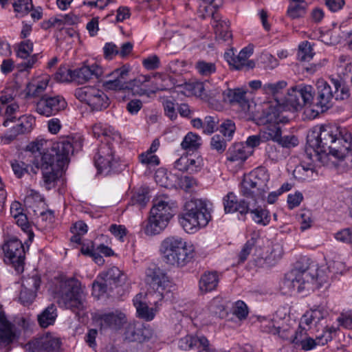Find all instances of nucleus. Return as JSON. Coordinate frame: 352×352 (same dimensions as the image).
<instances>
[{
	"instance_id": "obj_53",
	"label": "nucleus",
	"mask_w": 352,
	"mask_h": 352,
	"mask_svg": "<svg viewBox=\"0 0 352 352\" xmlns=\"http://www.w3.org/2000/svg\"><path fill=\"white\" fill-rule=\"evenodd\" d=\"M41 284V278L37 273H34L31 276L25 278L23 280V289L34 292L36 294Z\"/></svg>"
},
{
	"instance_id": "obj_25",
	"label": "nucleus",
	"mask_w": 352,
	"mask_h": 352,
	"mask_svg": "<svg viewBox=\"0 0 352 352\" xmlns=\"http://www.w3.org/2000/svg\"><path fill=\"white\" fill-rule=\"evenodd\" d=\"M224 210L226 213L239 212L246 214L249 212V204L244 199L238 201L237 197L232 192H228L223 199Z\"/></svg>"
},
{
	"instance_id": "obj_49",
	"label": "nucleus",
	"mask_w": 352,
	"mask_h": 352,
	"mask_svg": "<svg viewBox=\"0 0 352 352\" xmlns=\"http://www.w3.org/2000/svg\"><path fill=\"white\" fill-rule=\"evenodd\" d=\"M195 67L199 74L205 77L214 74L217 71L215 63L203 60H198Z\"/></svg>"
},
{
	"instance_id": "obj_36",
	"label": "nucleus",
	"mask_w": 352,
	"mask_h": 352,
	"mask_svg": "<svg viewBox=\"0 0 352 352\" xmlns=\"http://www.w3.org/2000/svg\"><path fill=\"white\" fill-rule=\"evenodd\" d=\"M101 278L109 285L120 286L126 280V275L118 267L113 266L100 274Z\"/></svg>"
},
{
	"instance_id": "obj_18",
	"label": "nucleus",
	"mask_w": 352,
	"mask_h": 352,
	"mask_svg": "<svg viewBox=\"0 0 352 352\" xmlns=\"http://www.w3.org/2000/svg\"><path fill=\"white\" fill-rule=\"evenodd\" d=\"M316 87L318 94L315 99L313 97L311 107H316L322 112L332 106V100L334 94L330 85L323 79H319L317 81Z\"/></svg>"
},
{
	"instance_id": "obj_51",
	"label": "nucleus",
	"mask_w": 352,
	"mask_h": 352,
	"mask_svg": "<svg viewBox=\"0 0 352 352\" xmlns=\"http://www.w3.org/2000/svg\"><path fill=\"white\" fill-rule=\"evenodd\" d=\"M311 45L308 41L302 42L298 46L297 57L301 61H309L314 56Z\"/></svg>"
},
{
	"instance_id": "obj_30",
	"label": "nucleus",
	"mask_w": 352,
	"mask_h": 352,
	"mask_svg": "<svg viewBox=\"0 0 352 352\" xmlns=\"http://www.w3.org/2000/svg\"><path fill=\"white\" fill-rule=\"evenodd\" d=\"M253 54V47L248 46L243 48L238 56L230 61V65H232L236 69H250L255 67V63L252 60H248V58Z\"/></svg>"
},
{
	"instance_id": "obj_5",
	"label": "nucleus",
	"mask_w": 352,
	"mask_h": 352,
	"mask_svg": "<svg viewBox=\"0 0 352 352\" xmlns=\"http://www.w3.org/2000/svg\"><path fill=\"white\" fill-rule=\"evenodd\" d=\"M83 291L80 283L76 278L60 281L57 293L58 303L62 308L73 311L83 308Z\"/></svg>"
},
{
	"instance_id": "obj_29",
	"label": "nucleus",
	"mask_w": 352,
	"mask_h": 352,
	"mask_svg": "<svg viewBox=\"0 0 352 352\" xmlns=\"http://www.w3.org/2000/svg\"><path fill=\"white\" fill-rule=\"evenodd\" d=\"M256 182L252 181L247 175H244L241 183L240 191L243 196L250 197L255 200L263 199L267 191H261L258 189Z\"/></svg>"
},
{
	"instance_id": "obj_45",
	"label": "nucleus",
	"mask_w": 352,
	"mask_h": 352,
	"mask_svg": "<svg viewBox=\"0 0 352 352\" xmlns=\"http://www.w3.org/2000/svg\"><path fill=\"white\" fill-rule=\"evenodd\" d=\"M226 301L220 296L214 298L208 304L209 312L219 318H223L226 314Z\"/></svg>"
},
{
	"instance_id": "obj_56",
	"label": "nucleus",
	"mask_w": 352,
	"mask_h": 352,
	"mask_svg": "<svg viewBox=\"0 0 352 352\" xmlns=\"http://www.w3.org/2000/svg\"><path fill=\"white\" fill-rule=\"evenodd\" d=\"M139 158L142 164L146 165L149 167L155 166L160 164L159 157L154 155L153 153L148 151L140 154Z\"/></svg>"
},
{
	"instance_id": "obj_46",
	"label": "nucleus",
	"mask_w": 352,
	"mask_h": 352,
	"mask_svg": "<svg viewBox=\"0 0 352 352\" xmlns=\"http://www.w3.org/2000/svg\"><path fill=\"white\" fill-rule=\"evenodd\" d=\"M10 3L19 17L27 15L33 8L32 0H10Z\"/></svg>"
},
{
	"instance_id": "obj_3",
	"label": "nucleus",
	"mask_w": 352,
	"mask_h": 352,
	"mask_svg": "<svg viewBox=\"0 0 352 352\" xmlns=\"http://www.w3.org/2000/svg\"><path fill=\"white\" fill-rule=\"evenodd\" d=\"M211 206L210 202L201 199L187 201L179 217L180 225L188 233H194L206 227L211 220Z\"/></svg>"
},
{
	"instance_id": "obj_38",
	"label": "nucleus",
	"mask_w": 352,
	"mask_h": 352,
	"mask_svg": "<svg viewBox=\"0 0 352 352\" xmlns=\"http://www.w3.org/2000/svg\"><path fill=\"white\" fill-rule=\"evenodd\" d=\"M250 179L256 182L257 186L260 187V190L267 191L269 188L267 187V183L270 179V176L267 173V170L263 167H258L248 174L246 175Z\"/></svg>"
},
{
	"instance_id": "obj_60",
	"label": "nucleus",
	"mask_w": 352,
	"mask_h": 352,
	"mask_svg": "<svg viewBox=\"0 0 352 352\" xmlns=\"http://www.w3.org/2000/svg\"><path fill=\"white\" fill-rule=\"evenodd\" d=\"M217 123L218 119L217 117L210 116L205 117L203 125L204 133L206 134L212 133L217 128Z\"/></svg>"
},
{
	"instance_id": "obj_9",
	"label": "nucleus",
	"mask_w": 352,
	"mask_h": 352,
	"mask_svg": "<svg viewBox=\"0 0 352 352\" xmlns=\"http://www.w3.org/2000/svg\"><path fill=\"white\" fill-rule=\"evenodd\" d=\"M129 67L124 65L120 67L113 69L111 72H106L104 69V74L99 81L102 87L107 90L124 91L133 89L132 84L141 82V79H135L133 82H129Z\"/></svg>"
},
{
	"instance_id": "obj_21",
	"label": "nucleus",
	"mask_w": 352,
	"mask_h": 352,
	"mask_svg": "<svg viewBox=\"0 0 352 352\" xmlns=\"http://www.w3.org/2000/svg\"><path fill=\"white\" fill-rule=\"evenodd\" d=\"M287 86V81L283 80L274 82H267L263 85L262 87L263 94L274 100V104L270 105L268 107H276L281 111L284 102V96H282V95Z\"/></svg>"
},
{
	"instance_id": "obj_62",
	"label": "nucleus",
	"mask_w": 352,
	"mask_h": 352,
	"mask_svg": "<svg viewBox=\"0 0 352 352\" xmlns=\"http://www.w3.org/2000/svg\"><path fill=\"white\" fill-rule=\"evenodd\" d=\"M281 146L285 148H292L298 145V138L294 135H285L282 137L281 135L276 141Z\"/></svg>"
},
{
	"instance_id": "obj_32",
	"label": "nucleus",
	"mask_w": 352,
	"mask_h": 352,
	"mask_svg": "<svg viewBox=\"0 0 352 352\" xmlns=\"http://www.w3.org/2000/svg\"><path fill=\"white\" fill-rule=\"evenodd\" d=\"M165 217L162 219L155 217L151 214L147 221L142 225V230L144 234L148 236H153L160 234L167 226L169 220H166Z\"/></svg>"
},
{
	"instance_id": "obj_22",
	"label": "nucleus",
	"mask_w": 352,
	"mask_h": 352,
	"mask_svg": "<svg viewBox=\"0 0 352 352\" xmlns=\"http://www.w3.org/2000/svg\"><path fill=\"white\" fill-rule=\"evenodd\" d=\"M74 152V146L70 140H65L57 143L51 155L54 157V162L60 167L66 168L69 162V155Z\"/></svg>"
},
{
	"instance_id": "obj_50",
	"label": "nucleus",
	"mask_w": 352,
	"mask_h": 352,
	"mask_svg": "<svg viewBox=\"0 0 352 352\" xmlns=\"http://www.w3.org/2000/svg\"><path fill=\"white\" fill-rule=\"evenodd\" d=\"M14 49L17 57L25 59L33 51V43L30 40H25L17 44Z\"/></svg>"
},
{
	"instance_id": "obj_1",
	"label": "nucleus",
	"mask_w": 352,
	"mask_h": 352,
	"mask_svg": "<svg viewBox=\"0 0 352 352\" xmlns=\"http://www.w3.org/2000/svg\"><path fill=\"white\" fill-rule=\"evenodd\" d=\"M309 144L323 164H327L333 157L352 166V134L345 129L335 124L322 126L318 135L310 140Z\"/></svg>"
},
{
	"instance_id": "obj_6",
	"label": "nucleus",
	"mask_w": 352,
	"mask_h": 352,
	"mask_svg": "<svg viewBox=\"0 0 352 352\" xmlns=\"http://www.w3.org/2000/svg\"><path fill=\"white\" fill-rule=\"evenodd\" d=\"M315 90L311 85L300 83L287 89L284 96L281 111L284 110L298 111L303 107H311Z\"/></svg>"
},
{
	"instance_id": "obj_57",
	"label": "nucleus",
	"mask_w": 352,
	"mask_h": 352,
	"mask_svg": "<svg viewBox=\"0 0 352 352\" xmlns=\"http://www.w3.org/2000/svg\"><path fill=\"white\" fill-rule=\"evenodd\" d=\"M186 172L192 174L199 171L203 166L202 159L199 156L188 155Z\"/></svg>"
},
{
	"instance_id": "obj_12",
	"label": "nucleus",
	"mask_w": 352,
	"mask_h": 352,
	"mask_svg": "<svg viewBox=\"0 0 352 352\" xmlns=\"http://www.w3.org/2000/svg\"><path fill=\"white\" fill-rule=\"evenodd\" d=\"M67 105V102L61 96L45 94L35 102L34 111L41 116L50 117L64 110Z\"/></svg>"
},
{
	"instance_id": "obj_26",
	"label": "nucleus",
	"mask_w": 352,
	"mask_h": 352,
	"mask_svg": "<svg viewBox=\"0 0 352 352\" xmlns=\"http://www.w3.org/2000/svg\"><path fill=\"white\" fill-rule=\"evenodd\" d=\"M147 295L138 294L133 298V305L136 309L137 315L146 321L152 320L156 314L157 308L149 307L146 302ZM157 304L155 306L157 307Z\"/></svg>"
},
{
	"instance_id": "obj_23",
	"label": "nucleus",
	"mask_w": 352,
	"mask_h": 352,
	"mask_svg": "<svg viewBox=\"0 0 352 352\" xmlns=\"http://www.w3.org/2000/svg\"><path fill=\"white\" fill-rule=\"evenodd\" d=\"M253 150L243 142H238L232 145L226 153L227 160L236 164H243L251 155Z\"/></svg>"
},
{
	"instance_id": "obj_11",
	"label": "nucleus",
	"mask_w": 352,
	"mask_h": 352,
	"mask_svg": "<svg viewBox=\"0 0 352 352\" xmlns=\"http://www.w3.org/2000/svg\"><path fill=\"white\" fill-rule=\"evenodd\" d=\"M2 250L4 262L11 264L18 273L22 272L25 258V249L23 243L18 239L12 237L5 241Z\"/></svg>"
},
{
	"instance_id": "obj_61",
	"label": "nucleus",
	"mask_w": 352,
	"mask_h": 352,
	"mask_svg": "<svg viewBox=\"0 0 352 352\" xmlns=\"http://www.w3.org/2000/svg\"><path fill=\"white\" fill-rule=\"evenodd\" d=\"M338 326L346 329H352V313H341L337 318Z\"/></svg>"
},
{
	"instance_id": "obj_2",
	"label": "nucleus",
	"mask_w": 352,
	"mask_h": 352,
	"mask_svg": "<svg viewBox=\"0 0 352 352\" xmlns=\"http://www.w3.org/2000/svg\"><path fill=\"white\" fill-rule=\"evenodd\" d=\"M329 281V276L323 270L315 265H309L308 259L303 258L296 263L287 276L285 284L298 292L304 290L314 291Z\"/></svg>"
},
{
	"instance_id": "obj_59",
	"label": "nucleus",
	"mask_w": 352,
	"mask_h": 352,
	"mask_svg": "<svg viewBox=\"0 0 352 352\" xmlns=\"http://www.w3.org/2000/svg\"><path fill=\"white\" fill-rule=\"evenodd\" d=\"M233 314L239 320L245 319L248 315V309L246 304L241 300L235 302L233 307Z\"/></svg>"
},
{
	"instance_id": "obj_48",
	"label": "nucleus",
	"mask_w": 352,
	"mask_h": 352,
	"mask_svg": "<svg viewBox=\"0 0 352 352\" xmlns=\"http://www.w3.org/2000/svg\"><path fill=\"white\" fill-rule=\"evenodd\" d=\"M212 26L214 28V32L217 37L223 40L228 41L231 36L232 34L229 31L228 23L224 21H214L212 23Z\"/></svg>"
},
{
	"instance_id": "obj_24",
	"label": "nucleus",
	"mask_w": 352,
	"mask_h": 352,
	"mask_svg": "<svg viewBox=\"0 0 352 352\" xmlns=\"http://www.w3.org/2000/svg\"><path fill=\"white\" fill-rule=\"evenodd\" d=\"M327 315L328 311L324 306H314L302 316L300 320L301 325H306L308 329H311L312 326L318 327Z\"/></svg>"
},
{
	"instance_id": "obj_40",
	"label": "nucleus",
	"mask_w": 352,
	"mask_h": 352,
	"mask_svg": "<svg viewBox=\"0 0 352 352\" xmlns=\"http://www.w3.org/2000/svg\"><path fill=\"white\" fill-rule=\"evenodd\" d=\"M56 307L52 304L46 307L38 316V322L43 328H47L54 323L57 317Z\"/></svg>"
},
{
	"instance_id": "obj_10",
	"label": "nucleus",
	"mask_w": 352,
	"mask_h": 352,
	"mask_svg": "<svg viewBox=\"0 0 352 352\" xmlns=\"http://www.w3.org/2000/svg\"><path fill=\"white\" fill-rule=\"evenodd\" d=\"M76 98L86 103L92 111H102L109 105L107 94L95 86H85L76 89Z\"/></svg>"
},
{
	"instance_id": "obj_17",
	"label": "nucleus",
	"mask_w": 352,
	"mask_h": 352,
	"mask_svg": "<svg viewBox=\"0 0 352 352\" xmlns=\"http://www.w3.org/2000/svg\"><path fill=\"white\" fill-rule=\"evenodd\" d=\"M104 74V68L96 63L83 65L73 70V78L78 84H85L92 79L100 80Z\"/></svg>"
},
{
	"instance_id": "obj_41",
	"label": "nucleus",
	"mask_w": 352,
	"mask_h": 352,
	"mask_svg": "<svg viewBox=\"0 0 352 352\" xmlns=\"http://www.w3.org/2000/svg\"><path fill=\"white\" fill-rule=\"evenodd\" d=\"M287 15L292 19H296L304 16L306 13L307 4L303 0H291Z\"/></svg>"
},
{
	"instance_id": "obj_43",
	"label": "nucleus",
	"mask_w": 352,
	"mask_h": 352,
	"mask_svg": "<svg viewBox=\"0 0 352 352\" xmlns=\"http://www.w3.org/2000/svg\"><path fill=\"white\" fill-rule=\"evenodd\" d=\"M246 91L242 89H228L223 91V100L230 103H245Z\"/></svg>"
},
{
	"instance_id": "obj_33",
	"label": "nucleus",
	"mask_w": 352,
	"mask_h": 352,
	"mask_svg": "<svg viewBox=\"0 0 352 352\" xmlns=\"http://www.w3.org/2000/svg\"><path fill=\"white\" fill-rule=\"evenodd\" d=\"M179 348L184 351L197 349L199 352L208 346V339L204 336H186L179 340Z\"/></svg>"
},
{
	"instance_id": "obj_63",
	"label": "nucleus",
	"mask_w": 352,
	"mask_h": 352,
	"mask_svg": "<svg viewBox=\"0 0 352 352\" xmlns=\"http://www.w3.org/2000/svg\"><path fill=\"white\" fill-rule=\"evenodd\" d=\"M335 239L343 243H352V228H348L338 231L335 234Z\"/></svg>"
},
{
	"instance_id": "obj_58",
	"label": "nucleus",
	"mask_w": 352,
	"mask_h": 352,
	"mask_svg": "<svg viewBox=\"0 0 352 352\" xmlns=\"http://www.w3.org/2000/svg\"><path fill=\"white\" fill-rule=\"evenodd\" d=\"M289 338L288 340H292L293 343L299 346L301 344V340H305L309 335L307 334V329L304 325H301V322H300V326L298 330L296 332L294 337L293 338V332L289 331Z\"/></svg>"
},
{
	"instance_id": "obj_13",
	"label": "nucleus",
	"mask_w": 352,
	"mask_h": 352,
	"mask_svg": "<svg viewBox=\"0 0 352 352\" xmlns=\"http://www.w3.org/2000/svg\"><path fill=\"white\" fill-rule=\"evenodd\" d=\"M94 161L99 173H109L118 163L113 144L102 142L97 148Z\"/></svg>"
},
{
	"instance_id": "obj_4",
	"label": "nucleus",
	"mask_w": 352,
	"mask_h": 352,
	"mask_svg": "<svg viewBox=\"0 0 352 352\" xmlns=\"http://www.w3.org/2000/svg\"><path fill=\"white\" fill-rule=\"evenodd\" d=\"M160 252L167 265L183 267L193 257L194 248L182 237L170 236L161 242Z\"/></svg>"
},
{
	"instance_id": "obj_54",
	"label": "nucleus",
	"mask_w": 352,
	"mask_h": 352,
	"mask_svg": "<svg viewBox=\"0 0 352 352\" xmlns=\"http://www.w3.org/2000/svg\"><path fill=\"white\" fill-rule=\"evenodd\" d=\"M54 78L61 82L74 80L73 70L65 66H60L54 75Z\"/></svg>"
},
{
	"instance_id": "obj_19",
	"label": "nucleus",
	"mask_w": 352,
	"mask_h": 352,
	"mask_svg": "<svg viewBox=\"0 0 352 352\" xmlns=\"http://www.w3.org/2000/svg\"><path fill=\"white\" fill-rule=\"evenodd\" d=\"M260 328L262 331L278 335L282 339L289 338V329L285 328L284 322L281 318H277L275 316L272 318L263 317L259 318Z\"/></svg>"
},
{
	"instance_id": "obj_28",
	"label": "nucleus",
	"mask_w": 352,
	"mask_h": 352,
	"mask_svg": "<svg viewBox=\"0 0 352 352\" xmlns=\"http://www.w3.org/2000/svg\"><path fill=\"white\" fill-rule=\"evenodd\" d=\"M100 320L102 328L113 329L121 328L126 321L125 314L118 310L102 314L100 317Z\"/></svg>"
},
{
	"instance_id": "obj_20",
	"label": "nucleus",
	"mask_w": 352,
	"mask_h": 352,
	"mask_svg": "<svg viewBox=\"0 0 352 352\" xmlns=\"http://www.w3.org/2000/svg\"><path fill=\"white\" fill-rule=\"evenodd\" d=\"M19 335V331L7 319L5 313L0 309V347L10 345Z\"/></svg>"
},
{
	"instance_id": "obj_34",
	"label": "nucleus",
	"mask_w": 352,
	"mask_h": 352,
	"mask_svg": "<svg viewBox=\"0 0 352 352\" xmlns=\"http://www.w3.org/2000/svg\"><path fill=\"white\" fill-rule=\"evenodd\" d=\"M50 82V77L47 75L43 76L28 84L26 95L28 97L38 98L44 96Z\"/></svg>"
},
{
	"instance_id": "obj_14",
	"label": "nucleus",
	"mask_w": 352,
	"mask_h": 352,
	"mask_svg": "<svg viewBox=\"0 0 352 352\" xmlns=\"http://www.w3.org/2000/svg\"><path fill=\"white\" fill-rule=\"evenodd\" d=\"M43 160V163L41 162V160L39 162L36 161L35 167L42 170L44 185L46 189L50 190L54 186L59 172L65 168L58 166V164L54 162V157L52 155H45Z\"/></svg>"
},
{
	"instance_id": "obj_39",
	"label": "nucleus",
	"mask_w": 352,
	"mask_h": 352,
	"mask_svg": "<svg viewBox=\"0 0 352 352\" xmlns=\"http://www.w3.org/2000/svg\"><path fill=\"white\" fill-rule=\"evenodd\" d=\"M150 214L160 219H162V217L164 216L166 220H170L173 216L172 207L168 201L156 199L151 210Z\"/></svg>"
},
{
	"instance_id": "obj_7",
	"label": "nucleus",
	"mask_w": 352,
	"mask_h": 352,
	"mask_svg": "<svg viewBox=\"0 0 352 352\" xmlns=\"http://www.w3.org/2000/svg\"><path fill=\"white\" fill-rule=\"evenodd\" d=\"M287 116L276 107H271L263 111L260 122L263 125L261 130V138L264 141L276 142L281 135L280 124L288 122Z\"/></svg>"
},
{
	"instance_id": "obj_37",
	"label": "nucleus",
	"mask_w": 352,
	"mask_h": 352,
	"mask_svg": "<svg viewBox=\"0 0 352 352\" xmlns=\"http://www.w3.org/2000/svg\"><path fill=\"white\" fill-rule=\"evenodd\" d=\"M219 282V277L216 272L204 273L199 281V287L201 292L207 293L216 289Z\"/></svg>"
},
{
	"instance_id": "obj_52",
	"label": "nucleus",
	"mask_w": 352,
	"mask_h": 352,
	"mask_svg": "<svg viewBox=\"0 0 352 352\" xmlns=\"http://www.w3.org/2000/svg\"><path fill=\"white\" fill-rule=\"evenodd\" d=\"M16 221V224L20 226L25 232L27 233L28 239L25 242V244L28 247L29 243H32L34 239V233L30 230V224L28 221V218L25 214L23 213L18 216L16 218H14Z\"/></svg>"
},
{
	"instance_id": "obj_44",
	"label": "nucleus",
	"mask_w": 352,
	"mask_h": 352,
	"mask_svg": "<svg viewBox=\"0 0 352 352\" xmlns=\"http://www.w3.org/2000/svg\"><path fill=\"white\" fill-rule=\"evenodd\" d=\"M252 219L258 225L265 226L270 223L271 217L267 209L258 206L250 211Z\"/></svg>"
},
{
	"instance_id": "obj_8",
	"label": "nucleus",
	"mask_w": 352,
	"mask_h": 352,
	"mask_svg": "<svg viewBox=\"0 0 352 352\" xmlns=\"http://www.w3.org/2000/svg\"><path fill=\"white\" fill-rule=\"evenodd\" d=\"M146 283L148 285L150 289L153 290L149 292L148 296L154 297L156 300L149 303L157 305L159 301H161L165 294L168 292L170 282L166 273L160 267L149 268L146 274Z\"/></svg>"
},
{
	"instance_id": "obj_35",
	"label": "nucleus",
	"mask_w": 352,
	"mask_h": 352,
	"mask_svg": "<svg viewBox=\"0 0 352 352\" xmlns=\"http://www.w3.org/2000/svg\"><path fill=\"white\" fill-rule=\"evenodd\" d=\"M35 118L31 115L23 116L19 119V123L12 129V133L7 135L6 138L10 141L14 140L19 134L29 133L35 124Z\"/></svg>"
},
{
	"instance_id": "obj_42",
	"label": "nucleus",
	"mask_w": 352,
	"mask_h": 352,
	"mask_svg": "<svg viewBox=\"0 0 352 352\" xmlns=\"http://www.w3.org/2000/svg\"><path fill=\"white\" fill-rule=\"evenodd\" d=\"M344 79L341 76L338 78H331V82L334 87V97L336 100H346L349 98V89L344 85Z\"/></svg>"
},
{
	"instance_id": "obj_15",
	"label": "nucleus",
	"mask_w": 352,
	"mask_h": 352,
	"mask_svg": "<svg viewBox=\"0 0 352 352\" xmlns=\"http://www.w3.org/2000/svg\"><path fill=\"white\" fill-rule=\"evenodd\" d=\"M60 345L58 338L46 334L29 342L25 349L30 352H60Z\"/></svg>"
},
{
	"instance_id": "obj_16",
	"label": "nucleus",
	"mask_w": 352,
	"mask_h": 352,
	"mask_svg": "<svg viewBox=\"0 0 352 352\" xmlns=\"http://www.w3.org/2000/svg\"><path fill=\"white\" fill-rule=\"evenodd\" d=\"M153 332L148 327H145L140 322H131L126 328L125 338L131 342H137L138 347L143 349L145 343L153 338Z\"/></svg>"
},
{
	"instance_id": "obj_31",
	"label": "nucleus",
	"mask_w": 352,
	"mask_h": 352,
	"mask_svg": "<svg viewBox=\"0 0 352 352\" xmlns=\"http://www.w3.org/2000/svg\"><path fill=\"white\" fill-rule=\"evenodd\" d=\"M92 133L96 138H103L101 141L104 140L107 142L106 143H110L111 140H119L120 139V135L118 131H115L113 127L102 123L95 124L92 126Z\"/></svg>"
},
{
	"instance_id": "obj_27",
	"label": "nucleus",
	"mask_w": 352,
	"mask_h": 352,
	"mask_svg": "<svg viewBox=\"0 0 352 352\" xmlns=\"http://www.w3.org/2000/svg\"><path fill=\"white\" fill-rule=\"evenodd\" d=\"M47 141L43 138H36L31 142L26 147V151L30 153L31 162L36 166V162L43 160L46 155H51V153L46 152ZM44 160L41 161L43 163Z\"/></svg>"
},
{
	"instance_id": "obj_55",
	"label": "nucleus",
	"mask_w": 352,
	"mask_h": 352,
	"mask_svg": "<svg viewBox=\"0 0 352 352\" xmlns=\"http://www.w3.org/2000/svg\"><path fill=\"white\" fill-rule=\"evenodd\" d=\"M328 269L334 274H343L346 271L345 263L338 256L329 263Z\"/></svg>"
},
{
	"instance_id": "obj_64",
	"label": "nucleus",
	"mask_w": 352,
	"mask_h": 352,
	"mask_svg": "<svg viewBox=\"0 0 352 352\" xmlns=\"http://www.w3.org/2000/svg\"><path fill=\"white\" fill-rule=\"evenodd\" d=\"M110 232L120 241H123L124 237L127 234V230L124 226L112 224L109 227Z\"/></svg>"
},
{
	"instance_id": "obj_47",
	"label": "nucleus",
	"mask_w": 352,
	"mask_h": 352,
	"mask_svg": "<svg viewBox=\"0 0 352 352\" xmlns=\"http://www.w3.org/2000/svg\"><path fill=\"white\" fill-rule=\"evenodd\" d=\"M201 144V138L195 133L189 132L184 138L181 146L185 150L195 151L199 148Z\"/></svg>"
}]
</instances>
